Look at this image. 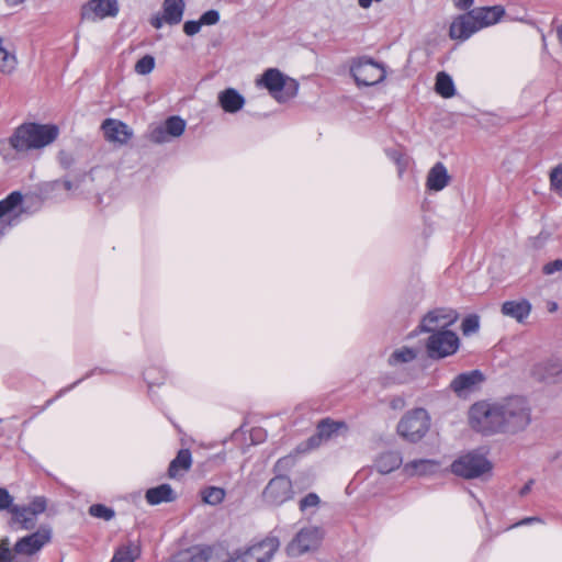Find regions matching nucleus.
I'll list each match as a JSON object with an SVG mask.
<instances>
[{"mask_svg":"<svg viewBox=\"0 0 562 562\" xmlns=\"http://www.w3.org/2000/svg\"><path fill=\"white\" fill-rule=\"evenodd\" d=\"M471 427L484 435L517 434L531 423V408L521 396L474 403L469 412Z\"/></svg>","mask_w":562,"mask_h":562,"instance_id":"nucleus-1","label":"nucleus"},{"mask_svg":"<svg viewBox=\"0 0 562 562\" xmlns=\"http://www.w3.org/2000/svg\"><path fill=\"white\" fill-rule=\"evenodd\" d=\"M59 135L55 124L23 123L8 139L0 140V154L5 160L13 159L12 150L25 154L53 144Z\"/></svg>","mask_w":562,"mask_h":562,"instance_id":"nucleus-2","label":"nucleus"},{"mask_svg":"<svg viewBox=\"0 0 562 562\" xmlns=\"http://www.w3.org/2000/svg\"><path fill=\"white\" fill-rule=\"evenodd\" d=\"M257 85L265 87L279 102H285L295 97L299 90V83L294 79L284 76L277 68L267 69L257 79Z\"/></svg>","mask_w":562,"mask_h":562,"instance_id":"nucleus-3","label":"nucleus"},{"mask_svg":"<svg viewBox=\"0 0 562 562\" xmlns=\"http://www.w3.org/2000/svg\"><path fill=\"white\" fill-rule=\"evenodd\" d=\"M430 416L424 408L407 412L397 424V434L408 442H419L430 428Z\"/></svg>","mask_w":562,"mask_h":562,"instance_id":"nucleus-4","label":"nucleus"},{"mask_svg":"<svg viewBox=\"0 0 562 562\" xmlns=\"http://www.w3.org/2000/svg\"><path fill=\"white\" fill-rule=\"evenodd\" d=\"M324 538V530L317 526H307L297 531L288 543L285 552L289 557H300L319 548Z\"/></svg>","mask_w":562,"mask_h":562,"instance_id":"nucleus-5","label":"nucleus"},{"mask_svg":"<svg viewBox=\"0 0 562 562\" xmlns=\"http://www.w3.org/2000/svg\"><path fill=\"white\" fill-rule=\"evenodd\" d=\"M460 347V339L452 330L432 333L425 344L427 356L432 360H439L454 355Z\"/></svg>","mask_w":562,"mask_h":562,"instance_id":"nucleus-6","label":"nucleus"},{"mask_svg":"<svg viewBox=\"0 0 562 562\" xmlns=\"http://www.w3.org/2000/svg\"><path fill=\"white\" fill-rule=\"evenodd\" d=\"M350 72L358 86H374L383 81L386 76L382 64L367 57L355 60Z\"/></svg>","mask_w":562,"mask_h":562,"instance_id":"nucleus-7","label":"nucleus"},{"mask_svg":"<svg viewBox=\"0 0 562 562\" xmlns=\"http://www.w3.org/2000/svg\"><path fill=\"white\" fill-rule=\"evenodd\" d=\"M491 462L477 453H468L454 460L451 464V472L464 479H474L490 472Z\"/></svg>","mask_w":562,"mask_h":562,"instance_id":"nucleus-8","label":"nucleus"},{"mask_svg":"<svg viewBox=\"0 0 562 562\" xmlns=\"http://www.w3.org/2000/svg\"><path fill=\"white\" fill-rule=\"evenodd\" d=\"M294 496L292 481L289 476L278 474L272 477L262 491V501L269 506H280Z\"/></svg>","mask_w":562,"mask_h":562,"instance_id":"nucleus-9","label":"nucleus"},{"mask_svg":"<svg viewBox=\"0 0 562 562\" xmlns=\"http://www.w3.org/2000/svg\"><path fill=\"white\" fill-rule=\"evenodd\" d=\"M458 319V314L451 308H435L429 311L420 321L418 329L420 333H438L441 330H449L448 328L453 325Z\"/></svg>","mask_w":562,"mask_h":562,"instance_id":"nucleus-10","label":"nucleus"},{"mask_svg":"<svg viewBox=\"0 0 562 562\" xmlns=\"http://www.w3.org/2000/svg\"><path fill=\"white\" fill-rule=\"evenodd\" d=\"M120 12L119 0H89L80 10L82 21L95 22L116 18Z\"/></svg>","mask_w":562,"mask_h":562,"instance_id":"nucleus-11","label":"nucleus"},{"mask_svg":"<svg viewBox=\"0 0 562 562\" xmlns=\"http://www.w3.org/2000/svg\"><path fill=\"white\" fill-rule=\"evenodd\" d=\"M50 539L52 528L49 526H41L37 531L19 539L13 547V552L18 555L31 557L40 552Z\"/></svg>","mask_w":562,"mask_h":562,"instance_id":"nucleus-12","label":"nucleus"},{"mask_svg":"<svg viewBox=\"0 0 562 562\" xmlns=\"http://www.w3.org/2000/svg\"><path fill=\"white\" fill-rule=\"evenodd\" d=\"M479 32L474 15L471 11L457 16L449 29V36L452 40L467 41L474 33Z\"/></svg>","mask_w":562,"mask_h":562,"instance_id":"nucleus-13","label":"nucleus"},{"mask_svg":"<svg viewBox=\"0 0 562 562\" xmlns=\"http://www.w3.org/2000/svg\"><path fill=\"white\" fill-rule=\"evenodd\" d=\"M535 378L547 383H555L562 380V360L548 359L535 366Z\"/></svg>","mask_w":562,"mask_h":562,"instance_id":"nucleus-14","label":"nucleus"},{"mask_svg":"<svg viewBox=\"0 0 562 562\" xmlns=\"http://www.w3.org/2000/svg\"><path fill=\"white\" fill-rule=\"evenodd\" d=\"M102 130L106 140L121 145L126 144L133 135L125 123L114 119H106L102 123Z\"/></svg>","mask_w":562,"mask_h":562,"instance_id":"nucleus-15","label":"nucleus"},{"mask_svg":"<svg viewBox=\"0 0 562 562\" xmlns=\"http://www.w3.org/2000/svg\"><path fill=\"white\" fill-rule=\"evenodd\" d=\"M470 11L474 15L479 31L496 24L505 15L503 5L480 7Z\"/></svg>","mask_w":562,"mask_h":562,"instance_id":"nucleus-16","label":"nucleus"},{"mask_svg":"<svg viewBox=\"0 0 562 562\" xmlns=\"http://www.w3.org/2000/svg\"><path fill=\"white\" fill-rule=\"evenodd\" d=\"M439 470V462L430 459L413 460L404 464L403 472L408 476H428Z\"/></svg>","mask_w":562,"mask_h":562,"instance_id":"nucleus-17","label":"nucleus"},{"mask_svg":"<svg viewBox=\"0 0 562 562\" xmlns=\"http://www.w3.org/2000/svg\"><path fill=\"white\" fill-rule=\"evenodd\" d=\"M482 380V373L479 370H473L457 375L451 381L450 387L458 395H462L464 392L472 390Z\"/></svg>","mask_w":562,"mask_h":562,"instance_id":"nucleus-18","label":"nucleus"},{"mask_svg":"<svg viewBox=\"0 0 562 562\" xmlns=\"http://www.w3.org/2000/svg\"><path fill=\"white\" fill-rule=\"evenodd\" d=\"M449 181L450 176L447 168L442 162H437L427 175L426 187L430 191L438 192L443 190L449 184Z\"/></svg>","mask_w":562,"mask_h":562,"instance_id":"nucleus-19","label":"nucleus"},{"mask_svg":"<svg viewBox=\"0 0 562 562\" xmlns=\"http://www.w3.org/2000/svg\"><path fill=\"white\" fill-rule=\"evenodd\" d=\"M531 312V304L528 300L506 301L502 305V313L505 316L516 319L518 323L525 322Z\"/></svg>","mask_w":562,"mask_h":562,"instance_id":"nucleus-20","label":"nucleus"},{"mask_svg":"<svg viewBox=\"0 0 562 562\" xmlns=\"http://www.w3.org/2000/svg\"><path fill=\"white\" fill-rule=\"evenodd\" d=\"M402 464L403 458L398 451H384L380 453L374 461V467L381 474H389L398 469Z\"/></svg>","mask_w":562,"mask_h":562,"instance_id":"nucleus-21","label":"nucleus"},{"mask_svg":"<svg viewBox=\"0 0 562 562\" xmlns=\"http://www.w3.org/2000/svg\"><path fill=\"white\" fill-rule=\"evenodd\" d=\"M218 103L225 112L236 113L244 106L245 99L237 90L228 88L220 92Z\"/></svg>","mask_w":562,"mask_h":562,"instance_id":"nucleus-22","label":"nucleus"},{"mask_svg":"<svg viewBox=\"0 0 562 562\" xmlns=\"http://www.w3.org/2000/svg\"><path fill=\"white\" fill-rule=\"evenodd\" d=\"M145 499L149 505L170 503L176 499V493L169 484H161L148 488L145 494Z\"/></svg>","mask_w":562,"mask_h":562,"instance_id":"nucleus-23","label":"nucleus"},{"mask_svg":"<svg viewBox=\"0 0 562 562\" xmlns=\"http://www.w3.org/2000/svg\"><path fill=\"white\" fill-rule=\"evenodd\" d=\"M186 9L184 0H164L162 13L167 24L176 25L182 20Z\"/></svg>","mask_w":562,"mask_h":562,"instance_id":"nucleus-24","label":"nucleus"},{"mask_svg":"<svg viewBox=\"0 0 562 562\" xmlns=\"http://www.w3.org/2000/svg\"><path fill=\"white\" fill-rule=\"evenodd\" d=\"M12 521L19 524L23 530H31L36 525V517L31 514L26 506L14 505L10 508Z\"/></svg>","mask_w":562,"mask_h":562,"instance_id":"nucleus-25","label":"nucleus"},{"mask_svg":"<svg viewBox=\"0 0 562 562\" xmlns=\"http://www.w3.org/2000/svg\"><path fill=\"white\" fill-rule=\"evenodd\" d=\"M338 423L330 422L328 419L322 420L317 426V435L311 437L307 440L308 448H315L319 446L323 439H328L339 428Z\"/></svg>","mask_w":562,"mask_h":562,"instance_id":"nucleus-26","label":"nucleus"},{"mask_svg":"<svg viewBox=\"0 0 562 562\" xmlns=\"http://www.w3.org/2000/svg\"><path fill=\"white\" fill-rule=\"evenodd\" d=\"M18 66V58L14 52L4 46V38L0 36V72L11 75Z\"/></svg>","mask_w":562,"mask_h":562,"instance_id":"nucleus-27","label":"nucleus"},{"mask_svg":"<svg viewBox=\"0 0 562 562\" xmlns=\"http://www.w3.org/2000/svg\"><path fill=\"white\" fill-rule=\"evenodd\" d=\"M192 464V456L189 449H181L177 457L170 462L168 474L176 477L181 470H189Z\"/></svg>","mask_w":562,"mask_h":562,"instance_id":"nucleus-28","label":"nucleus"},{"mask_svg":"<svg viewBox=\"0 0 562 562\" xmlns=\"http://www.w3.org/2000/svg\"><path fill=\"white\" fill-rule=\"evenodd\" d=\"M139 554V546L134 542H128L116 549L111 562H134Z\"/></svg>","mask_w":562,"mask_h":562,"instance_id":"nucleus-29","label":"nucleus"},{"mask_svg":"<svg viewBox=\"0 0 562 562\" xmlns=\"http://www.w3.org/2000/svg\"><path fill=\"white\" fill-rule=\"evenodd\" d=\"M436 92L442 98H451L456 94V88L451 76L445 71H440L436 76Z\"/></svg>","mask_w":562,"mask_h":562,"instance_id":"nucleus-30","label":"nucleus"},{"mask_svg":"<svg viewBox=\"0 0 562 562\" xmlns=\"http://www.w3.org/2000/svg\"><path fill=\"white\" fill-rule=\"evenodd\" d=\"M417 357V352L414 348L411 347H402L394 350L389 357L390 366H397L401 363H408L415 360Z\"/></svg>","mask_w":562,"mask_h":562,"instance_id":"nucleus-31","label":"nucleus"},{"mask_svg":"<svg viewBox=\"0 0 562 562\" xmlns=\"http://www.w3.org/2000/svg\"><path fill=\"white\" fill-rule=\"evenodd\" d=\"M23 196L19 191L11 192L5 199L0 201V218L12 213L21 203Z\"/></svg>","mask_w":562,"mask_h":562,"instance_id":"nucleus-32","label":"nucleus"},{"mask_svg":"<svg viewBox=\"0 0 562 562\" xmlns=\"http://www.w3.org/2000/svg\"><path fill=\"white\" fill-rule=\"evenodd\" d=\"M225 495V490L216 486L206 487L201 492L203 502L212 506L221 504L224 501Z\"/></svg>","mask_w":562,"mask_h":562,"instance_id":"nucleus-33","label":"nucleus"},{"mask_svg":"<svg viewBox=\"0 0 562 562\" xmlns=\"http://www.w3.org/2000/svg\"><path fill=\"white\" fill-rule=\"evenodd\" d=\"M165 131L170 135L171 138L179 137L186 130V121L180 116L173 115L168 117L165 122Z\"/></svg>","mask_w":562,"mask_h":562,"instance_id":"nucleus-34","label":"nucleus"},{"mask_svg":"<svg viewBox=\"0 0 562 562\" xmlns=\"http://www.w3.org/2000/svg\"><path fill=\"white\" fill-rule=\"evenodd\" d=\"M89 514L92 517L103 519L105 521L111 520L115 516V512L102 504H93L89 507Z\"/></svg>","mask_w":562,"mask_h":562,"instance_id":"nucleus-35","label":"nucleus"},{"mask_svg":"<svg viewBox=\"0 0 562 562\" xmlns=\"http://www.w3.org/2000/svg\"><path fill=\"white\" fill-rule=\"evenodd\" d=\"M155 67V58L151 55H145L135 64V71L138 75H148Z\"/></svg>","mask_w":562,"mask_h":562,"instance_id":"nucleus-36","label":"nucleus"},{"mask_svg":"<svg viewBox=\"0 0 562 562\" xmlns=\"http://www.w3.org/2000/svg\"><path fill=\"white\" fill-rule=\"evenodd\" d=\"M149 139L156 144H164L171 139L170 135L165 131V125L160 124L153 127L149 132Z\"/></svg>","mask_w":562,"mask_h":562,"instance_id":"nucleus-37","label":"nucleus"},{"mask_svg":"<svg viewBox=\"0 0 562 562\" xmlns=\"http://www.w3.org/2000/svg\"><path fill=\"white\" fill-rule=\"evenodd\" d=\"M32 515L36 518L43 514L47 508V499L44 496L34 497L29 505H26Z\"/></svg>","mask_w":562,"mask_h":562,"instance_id":"nucleus-38","label":"nucleus"},{"mask_svg":"<svg viewBox=\"0 0 562 562\" xmlns=\"http://www.w3.org/2000/svg\"><path fill=\"white\" fill-rule=\"evenodd\" d=\"M319 503L321 498L316 493H308L300 501L299 508L301 512H306L310 508L318 507Z\"/></svg>","mask_w":562,"mask_h":562,"instance_id":"nucleus-39","label":"nucleus"},{"mask_svg":"<svg viewBox=\"0 0 562 562\" xmlns=\"http://www.w3.org/2000/svg\"><path fill=\"white\" fill-rule=\"evenodd\" d=\"M461 327L464 335L475 333L480 327L479 317L476 315H470L465 317Z\"/></svg>","mask_w":562,"mask_h":562,"instance_id":"nucleus-40","label":"nucleus"},{"mask_svg":"<svg viewBox=\"0 0 562 562\" xmlns=\"http://www.w3.org/2000/svg\"><path fill=\"white\" fill-rule=\"evenodd\" d=\"M550 183L554 190L562 192V166H558L551 171Z\"/></svg>","mask_w":562,"mask_h":562,"instance_id":"nucleus-41","label":"nucleus"},{"mask_svg":"<svg viewBox=\"0 0 562 562\" xmlns=\"http://www.w3.org/2000/svg\"><path fill=\"white\" fill-rule=\"evenodd\" d=\"M199 20L202 25H214L220 21V13L217 10H209Z\"/></svg>","mask_w":562,"mask_h":562,"instance_id":"nucleus-42","label":"nucleus"},{"mask_svg":"<svg viewBox=\"0 0 562 562\" xmlns=\"http://www.w3.org/2000/svg\"><path fill=\"white\" fill-rule=\"evenodd\" d=\"M13 505V497L7 488L0 487V510H10Z\"/></svg>","mask_w":562,"mask_h":562,"instance_id":"nucleus-43","label":"nucleus"},{"mask_svg":"<svg viewBox=\"0 0 562 562\" xmlns=\"http://www.w3.org/2000/svg\"><path fill=\"white\" fill-rule=\"evenodd\" d=\"M13 554L9 548V539H3L0 543V562H12Z\"/></svg>","mask_w":562,"mask_h":562,"instance_id":"nucleus-44","label":"nucleus"},{"mask_svg":"<svg viewBox=\"0 0 562 562\" xmlns=\"http://www.w3.org/2000/svg\"><path fill=\"white\" fill-rule=\"evenodd\" d=\"M57 159H58L59 165L64 169H69L75 161L72 155L66 150H60L58 153Z\"/></svg>","mask_w":562,"mask_h":562,"instance_id":"nucleus-45","label":"nucleus"},{"mask_svg":"<svg viewBox=\"0 0 562 562\" xmlns=\"http://www.w3.org/2000/svg\"><path fill=\"white\" fill-rule=\"evenodd\" d=\"M294 464V459L291 456L280 458L274 464L276 472H282L290 469Z\"/></svg>","mask_w":562,"mask_h":562,"instance_id":"nucleus-46","label":"nucleus"},{"mask_svg":"<svg viewBox=\"0 0 562 562\" xmlns=\"http://www.w3.org/2000/svg\"><path fill=\"white\" fill-rule=\"evenodd\" d=\"M201 22L200 20L199 21H187L184 24H183V32L188 35V36H193L195 34H198L201 30Z\"/></svg>","mask_w":562,"mask_h":562,"instance_id":"nucleus-47","label":"nucleus"},{"mask_svg":"<svg viewBox=\"0 0 562 562\" xmlns=\"http://www.w3.org/2000/svg\"><path fill=\"white\" fill-rule=\"evenodd\" d=\"M562 271V259H555L543 266L542 272L547 276L553 274L554 272Z\"/></svg>","mask_w":562,"mask_h":562,"instance_id":"nucleus-48","label":"nucleus"},{"mask_svg":"<svg viewBox=\"0 0 562 562\" xmlns=\"http://www.w3.org/2000/svg\"><path fill=\"white\" fill-rule=\"evenodd\" d=\"M213 553V549L207 547L199 550L196 554L192 557V562H209Z\"/></svg>","mask_w":562,"mask_h":562,"instance_id":"nucleus-49","label":"nucleus"},{"mask_svg":"<svg viewBox=\"0 0 562 562\" xmlns=\"http://www.w3.org/2000/svg\"><path fill=\"white\" fill-rule=\"evenodd\" d=\"M82 380H83V379H80V380L76 381L74 384H71V385H69V386H67V387H65V389H61V390L57 393V395H56V397H55V398H50V400H48V401L45 403V405H44V406H43V408H42V412H43V411H45L47 407H49V406L54 403V401H55L56 398H58V397L63 396V395H64V394H66L68 391H70L71 389H74L76 385H78Z\"/></svg>","mask_w":562,"mask_h":562,"instance_id":"nucleus-50","label":"nucleus"},{"mask_svg":"<svg viewBox=\"0 0 562 562\" xmlns=\"http://www.w3.org/2000/svg\"><path fill=\"white\" fill-rule=\"evenodd\" d=\"M386 155L400 167V172H402L403 156L395 149H387Z\"/></svg>","mask_w":562,"mask_h":562,"instance_id":"nucleus-51","label":"nucleus"},{"mask_svg":"<svg viewBox=\"0 0 562 562\" xmlns=\"http://www.w3.org/2000/svg\"><path fill=\"white\" fill-rule=\"evenodd\" d=\"M151 373H153V369H146L144 371V379L148 383V386L159 385V384H161L164 382V378H161V379H154L151 376Z\"/></svg>","mask_w":562,"mask_h":562,"instance_id":"nucleus-52","label":"nucleus"},{"mask_svg":"<svg viewBox=\"0 0 562 562\" xmlns=\"http://www.w3.org/2000/svg\"><path fill=\"white\" fill-rule=\"evenodd\" d=\"M473 2L474 0H453L454 7L459 10H468Z\"/></svg>","mask_w":562,"mask_h":562,"instance_id":"nucleus-53","label":"nucleus"},{"mask_svg":"<svg viewBox=\"0 0 562 562\" xmlns=\"http://www.w3.org/2000/svg\"><path fill=\"white\" fill-rule=\"evenodd\" d=\"M165 20H164V14L160 16V15H154L151 19H150V24L153 27H155L156 30H159L164 25Z\"/></svg>","mask_w":562,"mask_h":562,"instance_id":"nucleus-54","label":"nucleus"},{"mask_svg":"<svg viewBox=\"0 0 562 562\" xmlns=\"http://www.w3.org/2000/svg\"><path fill=\"white\" fill-rule=\"evenodd\" d=\"M540 522L541 519L539 517H527V518H524L522 520H520L519 522H517L515 526H524V525H529V524H532V522Z\"/></svg>","mask_w":562,"mask_h":562,"instance_id":"nucleus-55","label":"nucleus"},{"mask_svg":"<svg viewBox=\"0 0 562 562\" xmlns=\"http://www.w3.org/2000/svg\"><path fill=\"white\" fill-rule=\"evenodd\" d=\"M382 0H358L359 5L362 9H368L373 2H381Z\"/></svg>","mask_w":562,"mask_h":562,"instance_id":"nucleus-56","label":"nucleus"},{"mask_svg":"<svg viewBox=\"0 0 562 562\" xmlns=\"http://www.w3.org/2000/svg\"><path fill=\"white\" fill-rule=\"evenodd\" d=\"M532 484H533V481H532V480H530L528 483H526V484L521 487V490H520L519 494H520L521 496L527 495V494L530 492Z\"/></svg>","mask_w":562,"mask_h":562,"instance_id":"nucleus-57","label":"nucleus"},{"mask_svg":"<svg viewBox=\"0 0 562 562\" xmlns=\"http://www.w3.org/2000/svg\"><path fill=\"white\" fill-rule=\"evenodd\" d=\"M25 0H4V2L7 3V5L9 7H16L21 3H23Z\"/></svg>","mask_w":562,"mask_h":562,"instance_id":"nucleus-58","label":"nucleus"},{"mask_svg":"<svg viewBox=\"0 0 562 562\" xmlns=\"http://www.w3.org/2000/svg\"><path fill=\"white\" fill-rule=\"evenodd\" d=\"M63 186L67 191H70L74 188V184L70 180H64Z\"/></svg>","mask_w":562,"mask_h":562,"instance_id":"nucleus-59","label":"nucleus"},{"mask_svg":"<svg viewBox=\"0 0 562 562\" xmlns=\"http://www.w3.org/2000/svg\"><path fill=\"white\" fill-rule=\"evenodd\" d=\"M558 40L562 43V25L557 29Z\"/></svg>","mask_w":562,"mask_h":562,"instance_id":"nucleus-60","label":"nucleus"},{"mask_svg":"<svg viewBox=\"0 0 562 562\" xmlns=\"http://www.w3.org/2000/svg\"><path fill=\"white\" fill-rule=\"evenodd\" d=\"M557 308H558L557 303H552V304H551V306H550V308H549V311H550V312H554V311H557Z\"/></svg>","mask_w":562,"mask_h":562,"instance_id":"nucleus-61","label":"nucleus"},{"mask_svg":"<svg viewBox=\"0 0 562 562\" xmlns=\"http://www.w3.org/2000/svg\"><path fill=\"white\" fill-rule=\"evenodd\" d=\"M4 227H5V224L2 221H0V229H3Z\"/></svg>","mask_w":562,"mask_h":562,"instance_id":"nucleus-62","label":"nucleus"},{"mask_svg":"<svg viewBox=\"0 0 562 562\" xmlns=\"http://www.w3.org/2000/svg\"><path fill=\"white\" fill-rule=\"evenodd\" d=\"M398 405V402L393 403V407H396Z\"/></svg>","mask_w":562,"mask_h":562,"instance_id":"nucleus-63","label":"nucleus"},{"mask_svg":"<svg viewBox=\"0 0 562 562\" xmlns=\"http://www.w3.org/2000/svg\"><path fill=\"white\" fill-rule=\"evenodd\" d=\"M398 405V402L393 403V407H396Z\"/></svg>","mask_w":562,"mask_h":562,"instance_id":"nucleus-64","label":"nucleus"}]
</instances>
